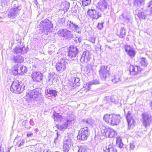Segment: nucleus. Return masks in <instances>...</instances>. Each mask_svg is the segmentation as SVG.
Here are the masks:
<instances>
[{
  "label": "nucleus",
  "instance_id": "obj_1",
  "mask_svg": "<svg viewBox=\"0 0 152 152\" xmlns=\"http://www.w3.org/2000/svg\"><path fill=\"white\" fill-rule=\"evenodd\" d=\"M121 118L119 115L112 114H106L104 116L103 119L107 123L112 126H115L118 124Z\"/></svg>",
  "mask_w": 152,
  "mask_h": 152
},
{
  "label": "nucleus",
  "instance_id": "obj_2",
  "mask_svg": "<svg viewBox=\"0 0 152 152\" xmlns=\"http://www.w3.org/2000/svg\"><path fill=\"white\" fill-rule=\"evenodd\" d=\"M102 136L110 138L113 137L117 134V132L114 129L102 126L100 128Z\"/></svg>",
  "mask_w": 152,
  "mask_h": 152
},
{
  "label": "nucleus",
  "instance_id": "obj_3",
  "mask_svg": "<svg viewBox=\"0 0 152 152\" xmlns=\"http://www.w3.org/2000/svg\"><path fill=\"white\" fill-rule=\"evenodd\" d=\"M22 84L21 81L15 80L11 84L10 87V90L13 92L15 93L20 94L24 90V88L22 87Z\"/></svg>",
  "mask_w": 152,
  "mask_h": 152
},
{
  "label": "nucleus",
  "instance_id": "obj_4",
  "mask_svg": "<svg viewBox=\"0 0 152 152\" xmlns=\"http://www.w3.org/2000/svg\"><path fill=\"white\" fill-rule=\"evenodd\" d=\"M73 139L70 136L65 137L64 140L63 149L64 152H68L73 144Z\"/></svg>",
  "mask_w": 152,
  "mask_h": 152
},
{
  "label": "nucleus",
  "instance_id": "obj_5",
  "mask_svg": "<svg viewBox=\"0 0 152 152\" xmlns=\"http://www.w3.org/2000/svg\"><path fill=\"white\" fill-rule=\"evenodd\" d=\"M108 5L107 1L105 0L100 1L96 5L97 10L105 13L108 11Z\"/></svg>",
  "mask_w": 152,
  "mask_h": 152
},
{
  "label": "nucleus",
  "instance_id": "obj_6",
  "mask_svg": "<svg viewBox=\"0 0 152 152\" xmlns=\"http://www.w3.org/2000/svg\"><path fill=\"white\" fill-rule=\"evenodd\" d=\"M89 134L90 132L87 127L81 128L79 131L77 138L82 140H86L87 139Z\"/></svg>",
  "mask_w": 152,
  "mask_h": 152
},
{
  "label": "nucleus",
  "instance_id": "obj_7",
  "mask_svg": "<svg viewBox=\"0 0 152 152\" xmlns=\"http://www.w3.org/2000/svg\"><path fill=\"white\" fill-rule=\"evenodd\" d=\"M110 69L107 66H102L99 70V74L102 80H105L107 77L110 75Z\"/></svg>",
  "mask_w": 152,
  "mask_h": 152
},
{
  "label": "nucleus",
  "instance_id": "obj_8",
  "mask_svg": "<svg viewBox=\"0 0 152 152\" xmlns=\"http://www.w3.org/2000/svg\"><path fill=\"white\" fill-rule=\"evenodd\" d=\"M76 117L73 115H71L66 120V121L62 125H60L58 126V128L61 130L66 129L67 127L73 124L75 122V120Z\"/></svg>",
  "mask_w": 152,
  "mask_h": 152
},
{
  "label": "nucleus",
  "instance_id": "obj_9",
  "mask_svg": "<svg viewBox=\"0 0 152 152\" xmlns=\"http://www.w3.org/2000/svg\"><path fill=\"white\" fill-rule=\"evenodd\" d=\"M57 34L60 37L69 39L72 37V33L66 29H61L57 32Z\"/></svg>",
  "mask_w": 152,
  "mask_h": 152
},
{
  "label": "nucleus",
  "instance_id": "obj_10",
  "mask_svg": "<svg viewBox=\"0 0 152 152\" xmlns=\"http://www.w3.org/2000/svg\"><path fill=\"white\" fill-rule=\"evenodd\" d=\"M142 122L145 127L149 126L152 122V117L151 115L146 113L142 114Z\"/></svg>",
  "mask_w": 152,
  "mask_h": 152
},
{
  "label": "nucleus",
  "instance_id": "obj_11",
  "mask_svg": "<svg viewBox=\"0 0 152 152\" xmlns=\"http://www.w3.org/2000/svg\"><path fill=\"white\" fill-rule=\"evenodd\" d=\"M13 7L14 8L11 9L8 12V17L9 18H15L18 15L19 12L22 8L21 5L18 6L16 7L15 4Z\"/></svg>",
  "mask_w": 152,
  "mask_h": 152
},
{
  "label": "nucleus",
  "instance_id": "obj_12",
  "mask_svg": "<svg viewBox=\"0 0 152 152\" xmlns=\"http://www.w3.org/2000/svg\"><path fill=\"white\" fill-rule=\"evenodd\" d=\"M78 53V49L75 47L73 46L69 48L68 56L72 60H75Z\"/></svg>",
  "mask_w": 152,
  "mask_h": 152
},
{
  "label": "nucleus",
  "instance_id": "obj_13",
  "mask_svg": "<svg viewBox=\"0 0 152 152\" xmlns=\"http://www.w3.org/2000/svg\"><path fill=\"white\" fill-rule=\"evenodd\" d=\"M142 69L140 66H137L131 65L130 67L129 71L131 75H134V78L137 79L136 75L138 74L142 71Z\"/></svg>",
  "mask_w": 152,
  "mask_h": 152
},
{
  "label": "nucleus",
  "instance_id": "obj_14",
  "mask_svg": "<svg viewBox=\"0 0 152 152\" xmlns=\"http://www.w3.org/2000/svg\"><path fill=\"white\" fill-rule=\"evenodd\" d=\"M87 15L92 19H97L101 17V13L97 12L95 10L90 9L87 11Z\"/></svg>",
  "mask_w": 152,
  "mask_h": 152
},
{
  "label": "nucleus",
  "instance_id": "obj_15",
  "mask_svg": "<svg viewBox=\"0 0 152 152\" xmlns=\"http://www.w3.org/2000/svg\"><path fill=\"white\" fill-rule=\"evenodd\" d=\"M57 70L60 72L64 71L66 68V63L65 60L62 59L59 61L56 64Z\"/></svg>",
  "mask_w": 152,
  "mask_h": 152
},
{
  "label": "nucleus",
  "instance_id": "obj_16",
  "mask_svg": "<svg viewBox=\"0 0 152 152\" xmlns=\"http://www.w3.org/2000/svg\"><path fill=\"white\" fill-rule=\"evenodd\" d=\"M38 92L35 89L30 91L28 93L26 96V99L27 101H28L32 99H35L38 97Z\"/></svg>",
  "mask_w": 152,
  "mask_h": 152
},
{
  "label": "nucleus",
  "instance_id": "obj_17",
  "mask_svg": "<svg viewBox=\"0 0 152 152\" xmlns=\"http://www.w3.org/2000/svg\"><path fill=\"white\" fill-rule=\"evenodd\" d=\"M91 58V55L89 52L87 50L84 51L80 58V61L81 62L87 63Z\"/></svg>",
  "mask_w": 152,
  "mask_h": 152
},
{
  "label": "nucleus",
  "instance_id": "obj_18",
  "mask_svg": "<svg viewBox=\"0 0 152 152\" xmlns=\"http://www.w3.org/2000/svg\"><path fill=\"white\" fill-rule=\"evenodd\" d=\"M31 76L33 80L35 81L39 82L42 79V74L39 72L32 73Z\"/></svg>",
  "mask_w": 152,
  "mask_h": 152
},
{
  "label": "nucleus",
  "instance_id": "obj_19",
  "mask_svg": "<svg viewBox=\"0 0 152 152\" xmlns=\"http://www.w3.org/2000/svg\"><path fill=\"white\" fill-rule=\"evenodd\" d=\"M123 25V24H121L120 25L121 26L120 28L117 30V35L120 38L124 37L126 34V29L124 27L122 26Z\"/></svg>",
  "mask_w": 152,
  "mask_h": 152
},
{
  "label": "nucleus",
  "instance_id": "obj_20",
  "mask_svg": "<svg viewBox=\"0 0 152 152\" xmlns=\"http://www.w3.org/2000/svg\"><path fill=\"white\" fill-rule=\"evenodd\" d=\"M67 24L69 25V27L73 31L77 33H80L81 31L80 28L72 22L70 21H68Z\"/></svg>",
  "mask_w": 152,
  "mask_h": 152
},
{
  "label": "nucleus",
  "instance_id": "obj_21",
  "mask_svg": "<svg viewBox=\"0 0 152 152\" xmlns=\"http://www.w3.org/2000/svg\"><path fill=\"white\" fill-rule=\"evenodd\" d=\"M126 118L129 126L134 125L135 121L131 115V112H130L129 111H128Z\"/></svg>",
  "mask_w": 152,
  "mask_h": 152
},
{
  "label": "nucleus",
  "instance_id": "obj_22",
  "mask_svg": "<svg viewBox=\"0 0 152 152\" xmlns=\"http://www.w3.org/2000/svg\"><path fill=\"white\" fill-rule=\"evenodd\" d=\"M125 50L130 57H133L134 56L135 52L130 46L126 45L125 47Z\"/></svg>",
  "mask_w": 152,
  "mask_h": 152
},
{
  "label": "nucleus",
  "instance_id": "obj_23",
  "mask_svg": "<svg viewBox=\"0 0 152 152\" xmlns=\"http://www.w3.org/2000/svg\"><path fill=\"white\" fill-rule=\"evenodd\" d=\"M12 60L15 63H21L23 61L24 58L20 55L13 56Z\"/></svg>",
  "mask_w": 152,
  "mask_h": 152
},
{
  "label": "nucleus",
  "instance_id": "obj_24",
  "mask_svg": "<svg viewBox=\"0 0 152 152\" xmlns=\"http://www.w3.org/2000/svg\"><path fill=\"white\" fill-rule=\"evenodd\" d=\"M122 74L121 72H119L118 73H116L113 77V78L112 80L113 82L115 83L121 81Z\"/></svg>",
  "mask_w": 152,
  "mask_h": 152
},
{
  "label": "nucleus",
  "instance_id": "obj_25",
  "mask_svg": "<svg viewBox=\"0 0 152 152\" xmlns=\"http://www.w3.org/2000/svg\"><path fill=\"white\" fill-rule=\"evenodd\" d=\"M13 52L16 53H21L22 54H24L27 52L24 47H16L13 49Z\"/></svg>",
  "mask_w": 152,
  "mask_h": 152
},
{
  "label": "nucleus",
  "instance_id": "obj_26",
  "mask_svg": "<svg viewBox=\"0 0 152 152\" xmlns=\"http://www.w3.org/2000/svg\"><path fill=\"white\" fill-rule=\"evenodd\" d=\"M104 152H117V150L112 145H110L106 146L104 148Z\"/></svg>",
  "mask_w": 152,
  "mask_h": 152
},
{
  "label": "nucleus",
  "instance_id": "obj_27",
  "mask_svg": "<svg viewBox=\"0 0 152 152\" xmlns=\"http://www.w3.org/2000/svg\"><path fill=\"white\" fill-rule=\"evenodd\" d=\"M53 116H54V120L58 122H61L62 119V117L61 115L56 112H54Z\"/></svg>",
  "mask_w": 152,
  "mask_h": 152
},
{
  "label": "nucleus",
  "instance_id": "obj_28",
  "mask_svg": "<svg viewBox=\"0 0 152 152\" xmlns=\"http://www.w3.org/2000/svg\"><path fill=\"white\" fill-rule=\"evenodd\" d=\"M61 6L64 10L67 11L69 8V3L67 1H65L62 4Z\"/></svg>",
  "mask_w": 152,
  "mask_h": 152
},
{
  "label": "nucleus",
  "instance_id": "obj_29",
  "mask_svg": "<svg viewBox=\"0 0 152 152\" xmlns=\"http://www.w3.org/2000/svg\"><path fill=\"white\" fill-rule=\"evenodd\" d=\"M99 84V81L98 79H95L91 81L90 82L88 85L87 87L88 89L87 90L90 89L91 85V84Z\"/></svg>",
  "mask_w": 152,
  "mask_h": 152
},
{
  "label": "nucleus",
  "instance_id": "obj_30",
  "mask_svg": "<svg viewBox=\"0 0 152 152\" xmlns=\"http://www.w3.org/2000/svg\"><path fill=\"white\" fill-rule=\"evenodd\" d=\"M137 16L140 19H145L147 16V14L144 12H140L137 14Z\"/></svg>",
  "mask_w": 152,
  "mask_h": 152
},
{
  "label": "nucleus",
  "instance_id": "obj_31",
  "mask_svg": "<svg viewBox=\"0 0 152 152\" xmlns=\"http://www.w3.org/2000/svg\"><path fill=\"white\" fill-rule=\"evenodd\" d=\"M57 91L55 90H50L48 92V96H54L55 97L57 95Z\"/></svg>",
  "mask_w": 152,
  "mask_h": 152
},
{
  "label": "nucleus",
  "instance_id": "obj_32",
  "mask_svg": "<svg viewBox=\"0 0 152 152\" xmlns=\"http://www.w3.org/2000/svg\"><path fill=\"white\" fill-rule=\"evenodd\" d=\"M48 32H52L53 30V25L51 21L48 20Z\"/></svg>",
  "mask_w": 152,
  "mask_h": 152
},
{
  "label": "nucleus",
  "instance_id": "obj_33",
  "mask_svg": "<svg viewBox=\"0 0 152 152\" xmlns=\"http://www.w3.org/2000/svg\"><path fill=\"white\" fill-rule=\"evenodd\" d=\"M83 121L84 124H89L91 125L93 123V121L92 120V118H91L83 120Z\"/></svg>",
  "mask_w": 152,
  "mask_h": 152
},
{
  "label": "nucleus",
  "instance_id": "obj_34",
  "mask_svg": "<svg viewBox=\"0 0 152 152\" xmlns=\"http://www.w3.org/2000/svg\"><path fill=\"white\" fill-rule=\"evenodd\" d=\"M141 60L140 61V64L143 66H146L147 65V63L146 59L145 58H141Z\"/></svg>",
  "mask_w": 152,
  "mask_h": 152
},
{
  "label": "nucleus",
  "instance_id": "obj_35",
  "mask_svg": "<svg viewBox=\"0 0 152 152\" xmlns=\"http://www.w3.org/2000/svg\"><path fill=\"white\" fill-rule=\"evenodd\" d=\"M78 148V152H87V148L85 146H81Z\"/></svg>",
  "mask_w": 152,
  "mask_h": 152
},
{
  "label": "nucleus",
  "instance_id": "obj_36",
  "mask_svg": "<svg viewBox=\"0 0 152 152\" xmlns=\"http://www.w3.org/2000/svg\"><path fill=\"white\" fill-rule=\"evenodd\" d=\"M20 67L21 69V75L26 73L27 71V69L25 66L20 65Z\"/></svg>",
  "mask_w": 152,
  "mask_h": 152
},
{
  "label": "nucleus",
  "instance_id": "obj_37",
  "mask_svg": "<svg viewBox=\"0 0 152 152\" xmlns=\"http://www.w3.org/2000/svg\"><path fill=\"white\" fill-rule=\"evenodd\" d=\"M83 6H85L89 5L91 2V0H82Z\"/></svg>",
  "mask_w": 152,
  "mask_h": 152
},
{
  "label": "nucleus",
  "instance_id": "obj_38",
  "mask_svg": "<svg viewBox=\"0 0 152 152\" xmlns=\"http://www.w3.org/2000/svg\"><path fill=\"white\" fill-rule=\"evenodd\" d=\"M48 75V78H49V80H51L52 82L53 83V81L55 78V74L53 73H52V74H49Z\"/></svg>",
  "mask_w": 152,
  "mask_h": 152
},
{
  "label": "nucleus",
  "instance_id": "obj_39",
  "mask_svg": "<svg viewBox=\"0 0 152 152\" xmlns=\"http://www.w3.org/2000/svg\"><path fill=\"white\" fill-rule=\"evenodd\" d=\"M123 18L124 19V21L126 22V23H128L129 22L130 19L128 16H124V14H122L120 16V18Z\"/></svg>",
  "mask_w": 152,
  "mask_h": 152
},
{
  "label": "nucleus",
  "instance_id": "obj_40",
  "mask_svg": "<svg viewBox=\"0 0 152 152\" xmlns=\"http://www.w3.org/2000/svg\"><path fill=\"white\" fill-rule=\"evenodd\" d=\"M19 67V65L18 64H16L14 65L12 68L13 69L12 73L14 75H15V71L17 72V69Z\"/></svg>",
  "mask_w": 152,
  "mask_h": 152
},
{
  "label": "nucleus",
  "instance_id": "obj_41",
  "mask_svg": "<svg viewBox=\"0 0 152 152\" xmlns=\"http://www.w3.org/2000/svg\"><path fill=\"white\" fill-rule=\"evenodd\" d=\"M74 80V82L75 85L77 86H79L80 85L79 82L80 79L79 78H73Z\"/></svg>",
  "mask_w": 152,
  "mask_h": 152
},
{
  "label": "nucleus",
  "instance_id": "obj_42",
  "mask_svg": "<svg viewBox=\"0 0 152 152\" xmlns=\"http://www.w3.org/2000/svg\"><path fill=\"white\" fill-rule=\"evenodd\" d=\"M130 148L131 149L133 150L135 148V147L137 145L136 142H132L130 143Z\"/></svg>",
  "mask_w": 152,
  "mask_h": 152
},
{
  "label": "nucleus",
  "instance_id": "obj_43",
  "mask_svg": "<svg viewBox=\"0 0 152 152\" xmlns=\"http://www.w3.org/2000/svg\"><path fill=\"white\" fill-rule=\"evenodd\" d=\"M20 65H19V67L17 69V72L15 71V75H21V69Z\"/></svg>",
  "mask_w": 152,
  "mask_h": 152
},
{
  "label": "nucleus",
  "instance_id": "obj_44",
  "mask_svg": "<svg viewBox=\"0 0 152 152\" xmlns=\"http://www.w3.org/2000/svg\"><path fill=\"white\" fill-rule=\"evenodd\" d=\"M86 68L89 72L92 71L93 66L90 64H88L86 66Z\"/></svg>",
  "mask_w": 152,
  "mask_h": 152
},
{
  "label": "nucleus",
  "instance_id": "obj_45",
  "mask_svg": "<svg viewBox=\"0 0 152 152\" xmlns=\"http://www.w3.org/2000/svg\"><path fill=\"white\" fill-rule=\"evenodd\" d=\"M122 142V140L121 137H117L116 140V144H118V143Z\"/></svg>",
  "mask_w": 152,
  "mask_h": 152
},
{
  "label": "nucleus",
  "instance_id": "obj_46",
  "mask_svg": "<svg viewBox=\"0 0 152 152\" xmlns=\"http://www.w3.org/2000/svg\"><path fill=\"white\" fill-rule=\"evenodd\" d=\"M103 22L99 23L97 26V27H98V28L99 29H101L103 27Z\"/></svg>",
  "mask_w": 152,
  "mask_h": 152
},
{
  "label": "nucleus",
  "instance_id": "obj_47",
  "mask_svg": "<svg viewBox=\"0 0 152 152\" xmlns=\"http://www.w3.org/2000/svg\"><path fill=\"white\" fill-rule=\"evenodd\" d=\"M148 7H150L151 13H152V1H150L148 4Z\"/></svg>",
  "mask_w": 152,
  "mask_h": 152
},
{
  "label": "nucleus",
  "instance_id": "obj_48",
  "mask_svg": "<svg viewBox=\"0 0 152 152\" xmlns=\"http://www.w3.org/2000/svg\"><path fill=\"white\" fill-rule=\"evenodd\" d=\"M145 0H135V2H137L138 5L139 3L142 4H143V2Z\"/></svg>",
  "mask_w": 152,
  "mask_h": 152
},
{
  "label": "nucleus",
  "instance_id": "obj_49",
  "mask_svg": "<svg viewBox=\"0 0 152 152\" xmlns=\"http://www.w3.org/2000/svg\"><path fill=\"white\" fill-rule=\"evenodd\" d=\"M57 137H56L54 139V142L56 143L58 140H59L60 138L59 136H60L59 134H58V133H57Z\"/></svg>",
  "mask_w": 152,
  "mask_h": 152
},
{
  "label": "nucleus",
  "instance_id": "obj_50",
  "mask_svg": "<svg viewBox=\"0 0 152 152\" xmlns=\"http://www.w3.org/2000/svg\"><path fill=\"white\" fill-rule=\"evenodd\" d=\"M33 133L32 132L29 131L27 132V137H31L33 136Z\"/></svg>",
  "mask_w": 152,
  "mask_h": 152
},
{
  "label": "nucleus",
  "instance_id": "obj_51",
  "mask_svg": "<svg viewBox=\"0 0 152 152\" xmlns=\"http://www.w3.org/2000/svg\"><path fill=\"white\" fill-rule=\"evenodd\" d=\"M25 142V140L24 139H23L21 141L20 143L18 145V146L19 147H20L21 146L23 145Z\"/></svg>",
  "mask_w": 152,
  "mask_h": 152
},
{
  "label": "nucleus",
  "instance_id": "obj_52",
  "mask_svg": "<svg viewBox=\"0 0 152 152\" xmlns=\"http://www.w3.org/2000/svg\"><path fill=\"white\" fill-rule=\"evenodd\" d=\"M95 38L92 37L90 39V41L93 43H95Z\"/></svg>",
  "mask_w": 152,
  "mask_h": 152
},
{
  "label": "nucleus",
  "instance_id": "obj_53",
  "mask_svg": "<svg viewBox=\"0 0 152 152\" xmlns=\"http://www.w3.org/2000/svg\"><path fill=\"white\" fill-rule=\"evenodd\" d=\"M117 145L120 148H122L123 147V144L122 142H120V143H118V144H117Z\"/></svg>",
  "mask_w": 152,
  "mask_h": 152
},
{
  "label": "nucleus",
  "instance_id": "obj_54",
  "mask_svg": "<svg viewBox=\"0 0 152 152\" xmlns=\"http://www.w3.org/2000/svg\"><path fill=\"white\" fill-rule=\"evenodd\" d=\"M76 41H78L79 42H81V38L80 37H76Z\"/></svg>",
  "mask_w": 152,
  "mask_h": 152
},
{
  "label": "nucleus",
  "instance_id": "obj_55",
  "mask_svg": "<svg viewBox=\"0 0 152 152\" xmlns=\"http://www.w3.org/2000/svg\"><path fill=\"white\" fill-rule=\"evenodd\" d=\"M65 19L64 18H61L58 20L59 22L61 21V23L62 24L64 23L65 22Z\"/></svg>",
  "mask_w": 152,
  "mask_h": 152
},
{
  "label": "nucleus",
  "instance_id": "obj_56",
  "mask_svg": "<svg viewBox=\"0 0 152 152\" xmlns=\"http://www.w3.org/2000/svg\"><path fill=\"white\" fill-rule=\"evenodd\" d=\"M24 125L25 127L26 128L28 129L30 128V126L28 125V124H24Z\"/></svg>",
  "mask_w": 152,
  "mask_h": 152
},
{
  "label": "nucleus",
  "instance_id": "obj_57",
  "mask_svg": "<svg viewBox=\"0 0 152 152\" xmlns=\"http://www.w3.org/2000/svg\"><path fill=\"white\" fill-rule=\"evenodd\" d=\"M24 124H28V121L27 120H25L23 122V124L24 125Z\"/></svg>",
  "mask_w": 152,
  "mask_h": 152
},
{
  "label": "nucleus",
  "instance_id": "obj_58",
  "mask_svg": "<svg viewBox=\"0 0 152 152\" xmlns=\"http://www.w3.org/2000/svg\"><path fill=\"white\" fill-rule=\"evenodd\" d=\"M29 123L32 126H33L34 124L33 121L32 120H30Z\"/></svg>",
  "mask_w": 152,
  "mask_h": 152
},
{
  "label": "nucleus",
  "instance_id": "obj_59",
  "mask_svg": "<svg viewBox=\"0 0 152 152\" xmlns=\"http://www.w3.org/2000/svg\"><path fill=\"white\" fill-rule=\"evenodd\" d=\"M105 46L106 48H109V49L110 50H111L112 49V48H111V47H110L109 46H108L107 45H105Z\"/></svg>",
  "mask_w": 152,
  "mask_h": 152
},
{
  "label": "nucleus",
  "instance_id": "obj_60",
  "mask_svg": "<svg viewBox=\"0 0 152 152\" xmlns=\"http://www.w3.org/2000/svg\"><path fill=\"white\" fill-rule=\"evenodd\" d=\"M10 148H8L7 151H6V152H10Z\"/></svg>",
  "mask_w": 152,
  "mask_h": 152
},
{
  "label": "nucleus",
  "instance_id": "obj_61",
  "mask_svg": "<svg viewBox=\"0 0 152 152\" xmlns=\"http://www.w3.org/2000/svg\"><path fill=\"white\" fill-rule=\"evenodd\" d=\"M2 20V18L0 17V22H1Z\"/></svg>",
  "mask_w": 152,
  "mask_h": 152
},
{
  "label": "nucleus",
  "instance_id": "obj_62",
  "mask_svg": "<svg viewBox=\"0 0 152 152\" xmlns=\"http://www.w3.org/2000/svg\"><path fill=\"white\" fill-rule=\"evenodd\" d=\"M38 2H37V1H35V4H38Z\"/></svg>",
  "mask_w": 152,
  "mask_h": 152
},
{
  "label": "nucleus",
  "instance_id": "obj_63",
  "mask_svg": "<svg viewBox=\"0 0 152 152\" xmlns=\"http://www.w3.org/2000/svg\"><path fill=\"white\" fill-rule=\"evenodd\" d=\"M5 1H6V2H8L9 1V0H5Z\"/></svg>",
  "mask_w": 152,
  "mask_h": 152
},
{
  "label": "nucleus",
  "instance_id": "obj_64",
  "mask_svg": "<svg viewBox=\"0 0 152 152\" xmlns=\"http://www.w3.org/2000/svg\"><path fill=\"white\" fill-rule=\"evenodd\" d=\"M46 92H45V94H46V95H47V94H46L47 93H48V91H46Z\"/></svg>",
  "mask_w": 152,
  "mask_h": 152
}]
</instances>
